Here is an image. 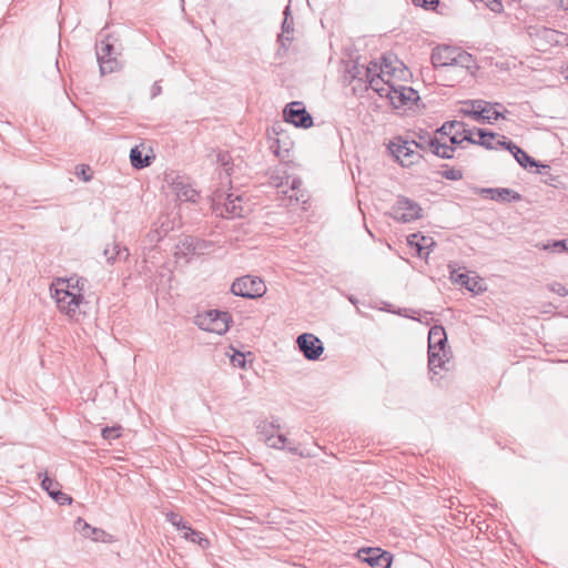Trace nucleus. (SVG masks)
Segmentation results:
<instances>
[{"label": "nucleus", "mask_w": 568, "mask_h": 568, "mask_svg": "<svg viewBox=\"0 0 568 568\" xmlns=\"http://www.w3.org/2000/svg\"><path fill=\"white\" fill-rule=\"evenodd\" d=\"M476 133L478 135V140L475 139L474 144H478L484 146L487 150H496L497 146L494 145L493 140H495L498 134L491 131H487L485 129H476Z\"/></svg>", "instance_id": "c85d7f7f"}, {"label": "nucleus", "mask_w": 568, "mask_h": 568, "mask_svg": "<svg viewBox=\"0 0 568 568\" xmlns=\"http://www.w3.org/2000/svg\"><path fill=\"white\" fill-rule=\"evenodd\" d=\"M166 519L168 521H170L174 527H176V529L181 530L182 531V537L184 539H187L189 536H199L196 532H195V529H193L192 527H190L189 525H186V523L183 521L182 517L173 511L169 513L166 515Z\"/></svg>", "instance_id": "a878e982"}, {"label": "nucleus", "mask_w": 568, "mask_h": 568, "mask_svg": "<svg viewBox=\"0 0 568 568\" xmlns=\"http://www.w3.org/2000/svg\"><path fill=\"white\" fill-rule=\"evenodd\" d=\"M271 184L274 185L277 189H281L285 185H288V178H283L280 175H272L271 176Z\"/></svg>", "instance_id": "09e8293b"}, {"label": "nucleus", "mask_w": 568, "mask_h": 568, "mask_svg": "<svg viewBox=\"0 0 568 568\" xmlns=\"http://www.w3.org/2000/svg\"><path fill=\"white\" fill-rule=\"evenodd\" d=\"M90 539H92L93 541L110 542L111 535L105 532L103 529L93 527V531H92Z\"/></svg>", "instance_id": "ea45409f"}, {"label": "nucleus", "mask_w": 568, "mask_h": 568, "mask_svg": "<svg viewBox=\"0 0 568 568\" xmlns=\"http://www.w3.org/2000/svg\"><path fill=\"white\" fill-rule=\"evenodd\" d=\"M418 138H419V141H418L417 143H422V144L424 145V150H425V149H427V148H428V145H427V142H426V141H427L430 136H427V134L425 133V134H419V135H418Z\"/></svg>", "instance_id": "6e6d98bb"}, {"label": "nucleus", "mask_w": 568, "mask_h": 568, "mask_svg": "<svg viewBox=\"0 0 568 568\" xmlns=\"http://www.w3.org/2000/svg\"><path fill=\"white\" fill-rule=\"evenodd\" d=\"M545 250H550L551 252H566L568 251L566 240H558L552 242L551 244L545 245Z\"/></svg>", "instance_id": "79ce46f5"}, {"label": "nucleus", "mask_w": 568, "mask_h": 568, "mask_svg": "<svg viewBox=\"0 0 568 568\" xmlns=\"http://www.w3.org/2000/svg\"><path fill=\"white\" fill-rule=\"evenodd\" d=\"M75 175L81 178L84 182H89L92 179L91 169L85 164H79L75 166Z\"/></svg>", "instance_id": "4c0bfd02"}, {"label": "nucleus", "mask_w": 568, "mask_h": 568, "mask_svg": "<svg viewBox=\"0 0 568 568\" xmlns=\"http://www.w3.org/2000/svg\"><path fill=\"white\" fill-rule=\"evenodd\" d=\"M103 255L105 256L108 263L113 264L116 260H128L130 253L128 247L122 246L119 242L114 241L104 247Z\"/></svg>", "instance_id": "412c9836"}, {"label": "nucleus", "mask_w": 568, "mask_h": 568, "mask_svg": "<svg viewBox=\"0 0 568 568\" xmlns=\"http://www.w3.org/2000/svg\"><path fill=\"white\" fill-rule=\"evenodd\" d=\"M481 193L488 194L491 200L500 202L519 201L521 199L518 192L507 187H486L481 189Z\"/></svg>", "instance_id": "a211bd4d"}, {"label": "nucleus", "mask_w": 568, "mask_h": 568, "mask_svg": "<svg viewBox=\"0 0 568 568\" xmlns=\"http://www.w3.org/2000/svg\"><path fill=\"white\" fill-rule=\"evenodd\" d=\"M41 487L51 496V494H53L52 490L60 488V484L44 474L41 480Z\"/></svg>", "instance_id": "c9c22d12"}, {"label": "nucleus", "mask_w": 568, "mask_h": 568, "mask_svg": "<svg viewBox=\"0 0 568 568\" xmlns=\"http://www.w3.org/2000/svg\"><path fill=\"white\" fill-rule=\"evenodd\" d=\"M84 297L82 294H75L70 292V297L68 298V304H63L62 313L65 315L73 317L78 313L80 305L83 303Z\"/></svg>", "instance_id": "cd10ccee"}, {"label": "nucleus", "mask_w": 568, "mask_h": 568, "mask_svg": "<svg viewBox=\"0 0 568 568\" xmlns=\"http://www.w3.org/2000/svg\"><path fill=\"white\" fill-rule=\"evenodd\" d=\"M101 435L105 440L112 442V440L121 437L122 427L120 425H115V426H111V427L106 426V427L102 428Z\"/></svg>", "instance_id": "72a5a7b5"}, {"label": "nucleus", "mask_w": 568, "mask_h": 568, "mask_svg": "<svg viewBox=\"0 0 568 568\" xmlns=\"http://www.w3.org/2000/svg\"><path fill=\"white\" fill-rule=\"evenodd\" d=\"M450 280L452 282L464 286L466 290L473 293H479L483 291L481 284L479 281L469 277L465 273H459L457 270H450Z\"/></svg>", "instance_id": "aec40b11"}, {"label": "nucleus", "mask_w": 568, "mask_h": 568, "mask_svg": "<svg viewBox=\"0 0 568 568\" xmlns=\"http://www.w3.org/2000/svg\"><path fill=\"white\" fill-rule=\"evenodd\" d=\"M95 51L102 74L112 73L119 69L118 52L114 47L113 38L110 34H106L97 42Z\"/></svg>", "instance_id": "20e7f679"}, {"label": "nucleus", "mask_w": 568, "mask_h": 568, "mask_svg": "<svg viewBox=\"0 0 568 568\" xmlns=\"http://www.w3.org/2000/svg\"><path fill=\"white\" fill-rule=\"evenodd\" d=\"M357 557L372 568H389L392 564V555L381 548H362Z\"/></svg>", "instance_id": "f8f14e48"}, {"label": "nucleus", "mask_w": 568, "mask_h": 568, "mask_svg": "<svg viewBox=\"0 0 568 568\" xmlns=\"http://www.w3.org/2000/svg\"><path fill=\"white\" fill-rule=\"evenodd\" d=\"M377 71L392 79L394 77L404 78L407 69L393 54H384L382 63H377Z\"/></svg>", "instance_id": "2eb2a0df"}, {"label": "nucleus", "mask_w": 568, "mask_h": 568, "mask_svg": "<svg viewBox=\"0 0 568 568\" xmlns=\"http://www.w3.org/2000/svg\"><path fill=\"white\" fill-rule=\"evenodd\" d=\"M290 184V189H291V193L287 194L288 199L292 201V200H295L296 202H298L301 200V197L298 196L297 192L300 191L303 182L301 179L298 178H294L291 183L288 182Z\"/></svg>", "instance_id": "e433bc0d"}, {"label": "nucleus", "mask_w": 568, "mask_h": 568, "mask_svg": "<svg viewBox=\"0 0 568 568\" xmlns=\"http://www.w3.org/2000/svg\"><path fill=\"white\" fill-rule=\"evenodd\" d=\"M486 6L493 12H500L503 10V4L499 0H486Z\"/></svg>", "instance_id": "3c124183"}, {"label": "nucleus", "mask_w": 568, "mask_h": 568, "mask_svg": "<svg viewBox=\"0 0 568 568\" xmlns=\"http://www.w3.org/2000/svg\"><path fill=\"white\" fill-rule=\"evenodd\" d=\"M394 146L395 149H393L392 152L403 166L412 165L422 158L413 146L424 150V145L422 143H416V141H403V143L397 145L394 144Z\"/></svg>", "instance_id": "ddd939ff"}, {"label": "nucleus", "mask_w": 568, "mask_h": 568, "mask_svg": "<svg viewBox=\"0 0 568 568\" xmlns=\"http://www.w3.org/2000/svg\"><path fill=\"white\" fill-rule=\"evenodd\" d=\"M548 287H549V290H550L552 293H555V294H557V295H559V296H562V297H564V296H567V295H568V290L566 288V286H564V285H562V284H560V283H557V282L551 283Z\"/></svg>", "instance_id": "49530a36"}, {"label": "nucleus", "mask_w": 568, "mask_h": 568, "mask_svg": "<svg viewBox=\"0 0 568 568\" xmlns=\"http://www.w3.org/2000/svg\"><path fill=\"white\" fill-rule=\"evenodd\" d=\"M465 104L471 105V110H462L465 115L473 118L476 121H479L485 113H489L490 111V102L484 100H469L466 101Z\"/></svg>", "instance_id": "b1692460"}, {"label": "nucleus", "mask_w": 568, "mask_h": 568, "mask_svg": "<svg viewBox=\"0 0 568 568\" xmlns=\"http://www.w3.org/2000/svg\"><path fill=\"white\" fill-rule=\"evenodd\" d=\"M231 161H232V158H231L229 152H226V151L219 152V154H217V162L221 163V165L223 168H225V171L227 173L231 170V168H230Z\"/></svg>", "instance_id": "a18cd8bd"}, {"label": "nucleus", "mask_w": 568, "mask_h": 568, "mask_svg": "<svg viewBox=\"0 0 568 568\" xmlns=\"http://www.w3.org/2000/svg\"><path fill=\"white\" fill-rule=\"evenodd\" d=\"M387 99L394 108L399 109L407 105L408 103H414L419 100V94L410 87L400 84L396 85L394 83L392 85L390 95H387Z\"/></svg>", "instance_id": "4468645a"}, {"label": "nucleus", "mask_w": 568, "mask_h": 568, "mask_svg": "<svg viewBox=\"0 0 568 568\" xmlns=\"http://www.w3.org/2000/svg\"><path fill=\"white\" fill-rule=\"evenodd\" d=\"M51 295L55 300L58 308L62 312L63 304H68V298L70 297L69 285L65 288L52 286Z\"/></svg>", "instance_id": "c756f323"}, {"label": "nucleus", "mask_w": 568, "mask_h": 568, "mask_svg": "<svg viewBox=\"0 0 568 568\" xmlns=\"http://www.w3.org/2000/svg\"><path fill=\"white\" fill-rule=\"evenodd\" d=\"M499 138L496 143H494V145H496L497 148H504L506 150H508L510 153L513 152V149H511V145L510 144H515L513 141L510 140H507L506 136H497Z\"/></svg>", "instance_id": "de8ad7c7"}, {"label": "nucleus", "mask_w": 568, "mask_h": 568, "mask_svg": "<svg viewBox=\"0 0 568 568\" xmlns=\"http://www.w3.org/2000/svg\"><path fill=\"white\" fill-rule=\"evenodd\" d=\"M559 8L568 10V0H555Z\"/></svg>", "instance_id": "4d7b16f0"}, {"label": "nucleus", "mask_w": 568, "mask_h": 568, "mask_svg": "<svg viewBox=\"0 0 568 568\" xmlns=\"http://www.w3.org/2000/svg\"><path fill=\"white\" fill-rule=\"evenodd\" d=\"M544 34H545V38H547L548 40H551V41H555V42H558L557 39H555V37L558 36V32L552 30V29H545L544 30Z\"/></svg>", "instance_id": "864d4df0"}, {"label": "nucleus", "mask_w": 568, "mask_h": 568, "mask_svg": "<svg viewBox=\"0 0 568 568\" xmlns=\"http://www.w3.org/2000/svg\"><path fill=\"white\" fill-rule=\"evenodd\" d=\"M428 349H449L447 347V335L445 328L440 325H435L428 333Z\"/></svg>", "instance_id": "6ab92c4d"}, {"label": "nucleus", "mask_w": 568, "mask_h": 568, "mask_svg": "<svg viewBox=\"0 0 568 568\" xmlns=\"http://www.w3.org/2000/svg\"><path fill=\"white\" fill-rule=\"evenodd\" d=\"M162 93V87L159 81H155L151 88V98L154 99Z\"/></svg>", "instance_id": "603ef678"}, {"label": "nucleus", "mask_w": 568, "mask_h": 568, "mask_svg": "<svg viewBox=\"0 0 568 568\" xmlns=\"http://www.w3.org/2000/svg\"><path fill=\"white\" fill-rule=\"evenodd\" d=\"M389 215L398 222L409 223L422 216V207L417 202L399 195L392 206Z\"/></svg>", "instance_id": "0eeeda50"}, {"label": "nucleus", "mask_w": 568, "mask_h": 568, "mask_svg": "<svg viewBox=\"0 0 568 568\" xmlns=\"http://www.w3.org/2000/svg\"><path fill=\"white\" fill-rule=\"evenodd\" d=\"M239 357H240V358H237V357H235V356H234L232 361H233V363H234V364H236V365H239V366L243 367V366L245 365V359H244L243 354H239Z\"/></svg>", "instance_id": "5fc2aeb1"}, {"label": "nucleus", "mask_w": 568, "mask_h": 568, "mask_svg": "<svg viewBox=\"0 0 568 568\" xmlns=\"http://www.w3.org/2000/svg\"><path fill=\"white\" fill-rule=\"evenodd\" d=\"M407 244L416 248L419 257H427L435 246V241L430 236L414 233L407 236Z\"/></svg>", "instance_id": "f3484780"}, {"label": "nucleus", "mask_w": 568, "mask_h": 568, "mask_svg": "<svg viewBox=\"0 0 568 568\" xmlns=\"http://www.w3.org/2000/svg\"><path fill=\"white\" fill-rule=\"evenodd\" d=\"M284 14H285V18L282 23L283 33L280 36V39H278L282 42V44H284V41H291V38L285 34H290L291 32H293V19L291 18V20H290V7L285 8Z\"/></svg>", "instance_id": "473e14b6"}, {"label": "nucleus", "mask_w": 568, "mask_h": 568, "mask_svg": "<svg viewBox=\"0 0 568 568\" xmlns=\"http://www.w3.org/2000/svg\"><path fill=\"white\" fill-rule=\"evenodd\" d=\"M439 0H413V3L416 6V7H422V8H433L434 6H436L438 3Z\"/></svg>", "instance_id": "8fccbe9b"}, {"label": "nucleus", "mask_w": 568, "mask_h": 568, "mask_svg": "<svg viewBox=\"0 0 568 568\" xmlns=\"http://www.w3.org/2000/svg\"><path fill=\"white\" fill-rule=\"evenodd\" d=\"M430 60L435 68L460 67L470 69L475 64V60L470 53L460 48L452 45H439L435 48L433 50Z\"/></svg>", "instance_id": "f257e3e1"}, {"label": "nucleus", "mask_w": 568, "mask_h": 568, "mask_svg": "<svg viewBox=\"0 0 568 568\" xmlns=\"http://www.w3.org/2000/svg\"><path fill=\"white\" fill-rule=\"evenodd\" d=\"M231 292L236 296L257 298L265 294L266 286L260 277L245 275L233 282Z\"/></svg>", "instance_id": "423d86ee"}, {"label": "nucleus", "mask_w": 568, "mask_h": 568, "mask_svg": "<svg viewBox=\"0 0 568 568\" xmlns=\"http://www.w3.org/2000/svg\"><path fill=\"white\" fill-rule=\"evenodd\" d=\"M438 133L449 136L453 145H460L463 142L475 143L473 132L460 121H447L438 130Z\"/></svg>", "instance_id": "1a4fd4ad"}, {"label": "nucleus", "mask_w": 568, "mask_h": 568, "mask_svg": "<svg viewBox=\"0 0 568 568\" xmlns=\"http://www.w3.org/2000/svg\"><path fill=\"white\" fill-rule=\"evenodd\" d=\"M161 227H162L163 235H166L168 232L171 230V227L169 225L165 226L164 223H162Z\"/></svg>", "instance_id": "bf43d9fd"}, {"label": "nucleus", "mask_w": 568, "mask_h": 568, "mask_svg": "<svg viewBox=\"0 0 568 568\" xmlns=\"http://www.w3.org/2000/svg\"><path fill=\"white\" fill-rule=\"evenodd\" d=\"M173 191L180 200L195 203L199 199V192L181 176H175L170 182Z\"/></svg>", "instance_id": "dca6fc26"}, {"label": "nucleus", "mask_w": 568, "mask_h": 568, "mask_svg": "<svg viewBox=\"0 0 568 568\" xmlns=\"http://www.w3.org/2000/svg\"><path fill=\"white\" fill-rule=\"evenodd\" d=\"M270 149L281 161L290 160V149L287 146V143H284V146H282L280 139H275L271 143Z\"/></svg>", "instance_id": "2f4dec72"}, {"label": "nucleus", "mask_w": 568, "mask_h": 568, "mask_svg": "<svg viewBox=\"0 0 568 568\" xmlns=\"http://www.w3.org/2000/svg\"><path fill=\"white\" fill-rule=\"evenodd\" d=\"M300 351L308 361H316L324 352L322 341L312 333H303L296 339Z\"/></svg>", "instance_id": "9b49d317"}, {"label": "nucleus", "mask_w": 568, "mask_h": 568, "mask_svg": "<svg viewBox=\"0 0 568 568\" xmlns=\"http://www.w3.org/2000/svg\"><path fill=\"white\" fill-rule=\"evenodd\" d=\"M566 78L568 79V69H567V75H566Z\"/></svg>", "instance_id": "052dcab7"}, {"label": "nucleus", "mask_w": 568, "mask_h": 568, "mask_svg": "<svg viewBox=\"0 0 568 568\" xmlns=\"http://www.w3.org/2000/svg\"><path fill=\"white\" fill-rule=\"evenodd\" d=\"M195 532L199 536H194V535L193 536H189V538L186 540H190V541L199 545L202 549L209 548L210 540L201 531L195 530Z\"/></svg>", "instance_id": "a19ab883"}, {"label": "nucleus", "mask_w": 568, "mask_h": 568, "mask_svg": "<svg viewBox=\"0 0 568 568\" xmlns=\"http://www.w3.org/2000/svg\"><path fill=\"white\" fill-rule=\"evenodd\" d=\"M281 428L280 419L272 417L268 419H261L256 424V430L260 439L265 443L266 446L274 449H284L288 439L282 435H276V432Z\"/></svg>", "instance_id": "39448f33"}, {"label": "nucleus", "mask_w": 568, "mask_h": 568, "mask_svg": "<svg viewBox=\"0 0 568 568\" xmlns=\"http://www.w3.org/2000/svg\"><path fill=\"white\" fill-rule=\"evenodd\" d=\"M53 494H51V498L54 499L60 505H70L72 503V498L64 494L59 489L52 490Z\"/></svg>", "instance_id": "58836bf2"}, {"label": "nucleus", "mask_w": 568, "mask_h": 568, "mask_svg": "<svg viewBox=\"0 0 568 568\" xmlns=\"http://www.w3.org/2000/svg\"><path fill=\"white\" fill-rule=\"evenodd\" d=\"M74 528L84 538H90L93 531V527H91L84 519L80 517L74 521Z\"/></svg>", "instance_id": "f704fd0d"}, {"label": "nucleus", "mask_w": 568, "mask_h": 568, "mask_svg": "<svg viewBox=\"0 0 568 568\" xmlns=\"http://www.w3.org/2000/svg\"><path fill=\"white\" fill-rule=\"evenodd\" d=\"M449 349H428V368L434 375L437 374V368H445V364L449 361Z\"/></svg>", "instance_id": "5701e85b"}, {"label": "nucleus", "mask_w": 568, "mask_h": 568, "mask_svg": "<svg viewBox=\"0 0 568 568\" xmlns=\"http://www.w3.org/2000/svg\"><path fill=\"white\" fill-rule=\"evenodd\" d=\"M428 149L442 159H453L455 148L446 143H440L437 138H429L427 141Z\"/></svg>", "instance_id": "393cba45"}, {"label": "nucleus", "mask_w": 568, "mask_h": 568, "mask_svg": "<svg viewBox=\"0 0 568 568\" xmlns=\"http://www.w3.org/2000/svg\"><path fill=\"white\" fill-rule=\"evenodd\" d=\"M442 176L450 181H458L463 179V172L457 169H448L442 172Z\"/></svg>", "instance_id": "c03bdc74"}, {"label": "nucleus", "mask_w": 568, "mask_h": 568, "mask_svg": "<svg viewBox=\"0 0 568 568\" xmlns=\"http://www.w3.org/2000/svg\"><path fill=\"white\" fill-rule=\"evenodd\" d=\"M232 316L230 313L219 310H210L203 314H197L195 317V324L199 328L217 335L225 334L230 328Z\"/></svg>", "instance_id": "7ed1b4c3"}, {"label": "nucleus", "mask_w": 568, "mask_h": 568, "mask_svg": "<svg viewBox=\"0 0 568 568\" xmlns=\"http://www.w3.org/2000/svg\"><path fill=\"white\" fill-rule=\"evenodd\" d=\"M364 75L369 84V88L374 90L381 98H387L390 95L392 79L377 71V62L372 61L364 70Z\"/></svg>", "instance_id": "6e6552de"}, {"label": "nucleus", "mask_w": 568, "mask_h": 568, "mask_svg": "<svg viewBox=\"0 0 568 568\" xmlns=\"http://www.w3.org/2000/svg\"><path fill=\"white\" fill-rule=\"evenodd\" d=\"M213 212L223 219L242 217L247 212L242 195L215 193L212 199Z\"/></svg>", "instance_id": "f03ea898"}, {"label": "nucleus", "mask_w": 568, "mask_h": 568, "mask_svg": "<svg viewBox=\"0 0 568 568\" xmlns=\"http://www.w3.org/2000/svg\"><path fill=\"white\" fill-rule=\"evenodd\" d=\"M499 118H504L503 113L497 110L490 109L489 113H485L479 121L481 123L493 124L494 121H497Z\"/></svg>", "instance_id": "37998d69"}, {"label": "nucleus", "mask_w": 568, "mask_h": 568, "mask_svg": "<svg viewBox=\"0 0 568 568\" xmlns=\"http://www.w3.org/2000/svg\"><path fill=\"white\" fill-rule=\"evenodd\" d=\"M515 160L518 162V164L524 169L529 168H541L544 170L549 169L548 165L539 164L538 161H536L534 158H531L525 150L519 148L517 144H510Z\"/></svg>", "instance_id": "4be33fe9"}, {"label": "nucleus", "mask_w": 568, "mask_h": 568, "mask_svg": "<svg viewBox=\"0 0 568 568\" xmlns=\"http://www.w3.org/2000/svg\"><path fill=\"white\" fill-rule=\"evenodd\" d=\"M183 245L186 247L187 252L192 254H202L209 246L205 241L194 237L186 239Z\"/></svg>", "instance_id": "7c9ffc66"}, {"label": "nucleus", "mask_w": 568, "mask_h": 568, "mask_svg": "<svg viewBox=\"0 0 568 568\" xmlns=\"http://www.w3.org/2000/svg\"><path fill=\"white\" fill-rule=\"evenodd\" d=\"M152 160H153V156H150V155L143 156L142 155V151L140 150L139 145H135L130 151L131 164L136 170H141V169H144V168L151 165Z\"/></svg>", "instance_id": "bb28decb"}, {"label": "nucleus", "mask_w": 568, "mask_h": 568, "mask_svg": "<svg viewBox=\"0 0 568 568\" xmlns=\"http://www.w3.org/2000/svg\"><path fill=\"white\" fill-rule=\"evenodd\" d=\"M283 118L285 122L293 124L296 128L308 129L313 125V118L306 111L301 102L288 103L284 111Z\"/></svg>", "instance_id": "9d476101"}, {"label": "nucleus", "mask_w": 568, "mask_h": 568, "mask_svg": "<svg viewBox=\"0 0 568 568\" xmlns=\"http://www.w3.org/2000/svg\"><path fill=\"white\" fill-rule=\"evenodd\" d=\"M288 452L300 456H306L303 452H301L297 447H287Z\"/></svg>", "instance_id": "13d9d810"}]
</instances>
